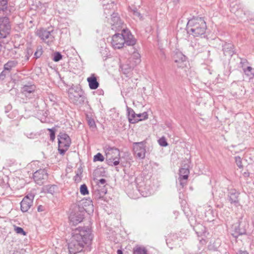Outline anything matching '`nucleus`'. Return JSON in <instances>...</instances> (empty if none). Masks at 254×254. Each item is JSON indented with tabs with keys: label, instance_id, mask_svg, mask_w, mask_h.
Here are the masks:
<instances>
[{
	"label": "nucleus",
	"instance_id": "nucleus-43",
	"mask_svg": "<svg viewBox=\"0 0 254 254\" xmlns=\"http://www.w3.org/2000/svg\"><path fill=\"white\" fill-rule=\"evenodd\" d=\"M15 231L17 234H22L23 236H25L26 234V232L24 231L23 228L20 227H15Z\"/></svg>",
	"mask_w": 254,
	"mask_h": 254
},
{
	"label": "nucleus",
	"instance_id": "nucleus-38",
	"mask_svg": "<svg viewBox=\"0 0 254 254\" xmlns=\"http://www.w3.org/2000/svg\"><path fill=\"white\" fill-rule=\"evenodd\" d=\"M158 143L161 146H163V147H166L167 146L168 144L166 141V138H165V137H161L158 140Z\"/></svg>",
	"mask_w": 254,
	"mask_h": 254
},
{
	"label": "nucleus",
	"instance_id": "nucleus-5",
	"mask_svg": "<svg viewBox=\"0 0 254 254\" xmlns=\"http://www.w3.org/2000/svg\"><path fill=\"white\" fill-rule=\"evenodd\" d=\"M8 15L0 17V38H6L11 31V24Z\"/></svg>",
	"mask_w": 254,
	"mask_h": 254
},
{
	"label": "nucleus",
	"instance_id": "nucleus-22",
	"mask_svg": "<svg viewBox=\"0 0 254 254\" xmlns=\"http://www.w3.org/2000/svg\"><path fill=\"white\" fill-rule=\"evenodd\" d=\"M234 45L231 43H225L223 45V51L225 56L232 57L234 54Z\"/></svg>",
	"mask_w": 254,
	"mask_h": 254
},
{
	"label": "nucleus",
	"instance_id": "nucleus-25",
	"mask_svg": "<svg viewBox=\"0 0 254 254\" xmlns=\"http://www.w3.org/2000/svg\"><path fill=\"white\" fill-rule=\"evenodd\" d=\"M18 64V62L16 60H9L3 65V70L10 72L11 70L15 68Z\"/></svg>",
	"mask_w": 254,
	"mask_h": 254
},
{
	"label": "nucleus",
	"instance_id": "nucleus-3",
	"mask_svg": "<svg viewBox=\"0 0 254 254\" xmlns=\"http://www.w3.org/2000/svg\"><path fill=\"white\" fill-rule=\"evenodd\" d=\"M68 94L70 102L76 105L83 104L86 99L84 91L79 87L70 88Z\"/></svg>",
	"mask_w": 254,
	"mask_h": 254
},
{
	"label": "nucleus",
	"instance_id": "nucleus-37",
	"mask_svg": "<svg viewBox=\"0 0 254 254\" xmlns=\"http://www.w3.org/2000/svg\"><path fill=\"white\" fill-rule=\"evenodd\" d=\"M104 160V157L103 155L100 153H98L96 155L94 156L93 160L94 161H101L102 162Z\"/></svg>",
	"mask_w": 254,
	"mask_h": 254
},
{
	"label": "nucleus",
	"instance_id": "nucleus-61",
	"mask_svg": "<svg viewBox=\"0 0 254 254\" xmlns=\"http://www.w3.org/2000/svg\"><path fill=\"white\" fill-rule=\"evenodd\" d=\"M117 254H123L122 251L121 250H118Z\"/></svg>",
	"mask_w": 254,
	"mask_h": 254
},
{
	"label": "nucleus",
	"instance_id": "nucleus-20",
	"mask_svg": "<svg viewBox=\"0 0 254 254\" xmlns=\"http://www.w3.org/2000/svg\"><path fill=\"white\" fill-rule=\"evenodd\" d=\"M87 81L90 89H96L99 86V83L97 81V76L94 73L91 74V76L87 78Z\"/></svg>",
	"mask_w": 254,
	"mask_h": 254
},
{
	"label": "nucleus",
	"instance_id": "nucleus-59",
	"mask_svg": "<svg viewBox=\"0 0 254 254\" xmlns=\"http://www.w3.org/2000/svg\"><path fill=\"white\" fill-rule=\"evenodd\" d=\"M241 67L242 68L243 70V71H244V69H246V68H247V67L248 66H249L248 65V64H243V65H241Z\"/></svg>",
	"mask_w": 254,
	"mask_h": 254
},
{
	"label": "nucleus",
	"instance_id": "nucleus-12",
	"mask_svg": "<svg viewBox=\"0 0 254 254\" xmlns=\"http://www.w3.org/2000/svg\"><path fill=\"white\" fill-rule=\"evenodd\" d=\"M34 195L30 194L25 196L20 202V209L23 212H26L32 206Z\"/></svg>",
	"mask_w": 254,
	"mask_h": 254
},
{
	"label": "nucleus",
	"instance_id": "nucleus-36",
	"mask_svg": "<svg viewBox=\"0 0 254 254\" xmlns=\"http://www.w3.org/2000/svg\"><path fill=\"white\" fill-rule=\"evenodd\" d=\"M136 118L140 119L139 121H143L148 119V114L146 112L143 113L137 114Z\"/></svg>",
	"mask_w": 254,
	"mask_h": 254
},
{
	"label": "nucleus",
	"instance_id": "nucleus-7",
	"mask_svg": "<svg viewBox=\"0 0 254 254\" xmlns=\"http://www.w3.org/2000/svg\"><path fill=\"white\" fill-rule=\"evenodd\" d=\"M53 31V30L48 31L45 28H40L37 30L36 34L42 41L49 44L52 43L55 39Z\"/></svg>",
	"mask_w": 254,
	"mask_h": 254
},
{
	"label": "nucleus",
	"instance_id": "nucleus-23",
	"mask_svg": "<svg viewBox=\"0 0 254 254\" xmlns=\"http://www.w3.org/2000/svg\"><path fill=\"white\" fill-rule=\"evenodd\" d=\"M109 150L111 151L115 155V156L113 158V165L112 166H117L120 164V153L119 149L114 147H110L109 148Z\"/></svg>",
	"mask_w": 254,
	"mask_h": 254
},
{
	"label": "nucleus",
	"instance_id": "nucleus-19",
	"mask_svg": "<svg viewBox=\"0 0 254 254\" xmlns=\"http://www.w3.org/2000/svg\"><path fill=\"white\" fill-rule=\"evenodd\" d=\"M12 10V7L8 6L7 0H0V12H2L5 15H9Z\"/></svg>",
	"mask_w": 254,
	"mask_h": 254
},
{
	"label": "nucleus",
	"instance_id": "nucleus-16",
	"mask_svg": "<svg viewBox=\"0 0 254 254\" xmlns=\"http://www.w3.org/2000/svg\"><path fill=\"white\" fill-rule=\"evenodd\" d=\"M246 225H244L242 222L239 223L238 225H234L233 226V232L231 233L233 237L237 238L239 236L243 235L246 234Z\"/></svg>",
	"mask_w": 254,
	"mask_h": 254
},
{
	"label": "nucleus",
	"instance_id": "nucleus-53",
	"mask_svg": "<svg viewBox=\"0 0 254 254\" xmlns=\"http://www.w3.org/2000/svg\"><path fill=\"white\" fill-rule=\"evenodd\" d=\"M203 236L201 237V239H199L200 243L202 245H205L206 244V241L205 239L206 237L204 236V237H202Z\"/></svg>",
	"mask_w": 254,
	"mask_h": 254
},
{
	"label": "nucleus",
	"instance_id": "nucleus-6",
	"mask_svg": "<svg viewBox=\"0 0 254 254\" xmlns=\"http://www.w3.org/2000/svg\"><path fill=\"white\" fill-rule=\"evenodd\" d=\"M110 24L112 30L117 32L122 31L124 28L125 24L121 19L119 14L117 12L112 13Z\"/></svg>",
	"mask_w": 254,
	"mask_h": 254
},
{
	"label": "nucleus",
	"instance_id": "nucleus-42",
	"mask_svg": "<svg viewBox=\"0 0 254 254\" xmlns=\"http://www.w3.org/2000/svg\"><path fill=\"white\" fill-rule=\"evenodd\" d=\"M81 173H82V172H81L80 170H79L77 172V173L76 174V175L74 177V180L75 182L78 183L81 181V178L80 175H81Z\"/></svg>",
	"mask_w": 254,
	"mask_h": 254
},
{
	"label": "nucleus",
	"instance_id": "nucleus-45",
	"mask_svg": "<svg viewBox=\"0 0 254 254\" xmlns=\"http://www.w3.org/2000/svg\"><path fill=\"white\" fill-rule=\"evenodd\" d=\"M18 115L17 114V112L16 111H13L11 112H10L8 115H7V117L10 118V119H14L15 118H16V117Z\"/></svg>",
	"mask_w": 254,
	"mask_h": 254
},
{
	"label": "nucleus",
	"instance_id": "nucleus-32",
	"mask_svg": "<svg viewBox=\"0 0 254 254\" xmlns=\"http://www.w3.org/2000/svg\"><path fill=\"white\" fill-rule=\"evenodd\" d=\"M114 6V4L113 2L108 3L107 4H104L103 6L104 9V13L105 15H108L110 14V12L109 11L111 9H113V7Z\"/></svg>",
	"mask_w": 254,
	"mask_h": 254
},
{
	"label": "nucleus",
	"instance_id": "nucleus-51",
	"mask_svg": "<svg viewBox=\"0 0 254 254\" xmlns=\"http://www.w3.org/2000/svg\"><path fill=\"white\" fill-rule=\"evenodd\" d=\"M240 59H241V61H240L241 66L243 64H249V62L247 59H243V58H241Z\"/></svg>",
	"mask_w": 254,
	"mask_h": 254
},
{
	"label": "nucleus",
	"instance_id": "nucleus-50",
	"mask_svg": "<svg viewBox=\"0 0 254 254\" xmlns=\"http://www.w3.org/2000/svg\"><path fill=\"white\" fill-rule=\"evenodd\" d=\"M106 183V180L105 179H101L99 180V182L97 184V186H98V185L101 186V185H103V186H105V184Z\"/></svg>",
	"mask_w": 254,
	"mask_h": 254
},
{
	"label": "nucleus",
	"instance_id": "nucleus-52",
	"mask_svg": "<svg viewBox=\"0 0 254 254\" xmlns=\"http://www.w3.org/2000/svg\"><path fill=\"white\" fill-rule=\"evenodd\" d=\"M37 134L34 133H27V136L30 138H34L36 137Z\"/></svg>",
	"mask_w": 254,
	"mask_h": 254
},
{
	"label": "nucleus",
	"instance_id": "nucleus-54",
	"mask_svg": "<svg viewBox=\"0 0 254 254\" xmlns=\"http://www.w3.org/2000/svg\"><path fill=\"white\" fill-rule=\"evenodd\" d=\"M114 157H113L112 156L110 158H109V159H107V164L109 165H110V166H112V164H113V158H114Z\"/></svg>",
	"mask_w": 254,
	"mask_h": 254
},
{
	"label": "nucleus",
	"instance_id": "nucleus-33",
	"mask_svg": "<svg viewBox=\"0 0 254 254\" xmlns=\"http://www.w3.org/2000/svg\"><path fill=\"white\" fill-rule=\"evenodd\" d=\"M43 49L41 46H38L37 47L36 51L34 54V58L36 59L39 58L43 54Z\"/></svg>",
	"mask_w": 254,
	"mask_h": 254
},
{
	"label": "nucleus",
	"instance_id": "nucleus-26",
	"mask_svg": "<svg viewBox=\"0 0 254 254\" xmlns=\"http://www.w3.org/2000/svg\"><path fill=\"white\" fill-rule=\"evenodd\" d=\"M133 254H148L146 248L142 246H136L133 249Z\"/></svg>",
	"mask_w": 254,
	"mask_h": 254
},
{
	"label": "nucleus",
	"instance_id": "nucleus-28",
	"mask_svg": "<svg viewBox=\"0 0 254 254\" xmlns=\"http://www.w3.org/2000/svg\"><path fill=\"white\" fill-rule=\"evenodd\" d=\"M189 174L190 170L188 168H182L180 169L179 177L188 180Z\"/></svg>",
	"mask_w": 254,
	"mask_h": 254
},
{
	"label": "nucleus",
	"instance_id": "nucleus-40",
	"mask_svg": "<svg viewBox=\"0 0 254 254\" xmlns=\"http://www.w3.org/2000/svg\"><path fill=\"white\" fill-rule=\"evenodd\" d=\"M48 130L50 132V139L52 141H54V139H55V132H56L55 128H48Z\"/></svg>",
	"mask_w": 254,
	"mask_h": 254
},
{
	"label": "nucleus",
	"instance_id": "nucleus-30",
	"mask_svg": "<svg viewBox=\"0 0 254 254\" xmlns=\"http://www.w3.org/2000/svg\"><path fill=\"white\" fill-rule=\"evenodd\" d=\"M120 68L121 69L123 73L127 76V75L132 70V68L131 66L128 64H123L120 65Z\"/></svg>",
	"mask_w": 254,
	"mask_h": 254
},
{
	"label": "nucleus",
	"instance_id": "nucleus-1",
	"mask_svg": "<svg viewBox=\"0 0 254 254\" xmlns=\"http://www.w3.org/2000/svg\"><path fill=\"white\" fill-rule=\"evenodd\" d=\"M93 239L91 229L88 226L78 227L72 230L70 242L68 244L69 254H76L82 252L90 251Z\"/></svg>",
	"mask_w": 254,
	"mask_h": 254
},
{
	"label": "nucleus",
	"instance_id": "nucleus-9",
	"mask_svg": "<svg viewBox=\"0 0 254 254\" xmlns=\"http://www.w3.org/2000/svg\"><path fill=\"white\" fill-rule=\"evenodd\" d=\"M173 58L176 66L179 68H185V71H186V69L187 68L188 63L186 56L180 52H177L174 55Z\"/></svg>",
	"mask_w": 254,
	"mask_h": 254
},
{
	"label": "nucleus",
	"instance_id": "nucleus-39",
	"mask_svg": "<svg viewBox=\"0 0 254 254\" xmlns=\"http://www.w3.org/2000/svg\"><path fill=\"white\" fill-rule=\"evenodd\" d=\"M235 163H236L237 165L239 168H242L243 167L242 163V159L241 157L239 156H235Z\"/></svg>",
	"mask_w": 254,
	"mask_h": 254
},
{
	"label": "nucleus",
	"instance_id": "nucleus-21",
	"mask_svg": "<svg viewBox=\"0 0 254 254\" xmlns=\"http://www.w3.org/2000/svg\"><path fill=\"white\" fill-rule=\"evenodd\" d=\"M127 118L130 123L135 124L140 120V119L136 118L137 114L134 112L132 109L127 106Z\"/></svg>",
	"mask_w": 254,
	"mask_h": 254
},
{
	"label": "nucleus",
	"instance_id": "nucleus-29",
	"mask_svg": "<svg viewBox=\"0 0 254 254\" xmlns=\"http://www.w3.org/2000/svg\"><path fill=\"white\" fill-rule=\"evenodd\" d=\"M243 72L250 79L254 77V68L251 66H248Z\"/></svg>",
	"mask_w": 254,
	"mask_h": 254
},
{
	"label": "nucleus",
	"instance_id": "nucleus-13",
	"mask_svg": "<svg viewBox=\"0 0 254 254\" xmlns=\"http://www.w3.org/2000/svg\"><path fill=\"white\" fill-rule=\"evenodd\" d=\"M78 211L74 212L73 214H71L69 216L70 221L73 223V224H77L81 221L84 219V209L83 207H78Z\"/></svg>",
	"mask_w": 254,
	"mask_h": 254
},
{
	"label": "nucleus",
	"instance_id": "nucleus-55",
	"mask_svg": "<svg viewBox=\"0 0 254 254\" xmlns=\"http://www.w3.org/2000/svg\"><path fill=\"white\" fill-rule=\"evenodd\" d=\"M37 210L38 212H42L44 210V207L40 205L38 207Z\"/></svg>",
	"mask_w": 254,
	"mask_h": 254
},
{
	"label": "nucleus",
	"instance_id": "nucleus-14",
	"mask_svg": "<svg viewBox=\"0 0 254 254\" xmlns=\"http://www.w3.org/2000/svg\"><path fill=\"white\" fill-rule=\"evenodd\" d=\"M122 33H116L114 34L112 39L111 44L113 47L115 49H121L125 45V40H124Z\"/></svg>",
	"mask_w": 254,
	"mask_h": 254
},
{
	"label": "nucleus",
	"instance_id": "nucleus-34",
	"mask_svg": "<svg viewBox=\"0 0 254 254\" xmlns=\"http://www.w3.org/2000/svg\"><path fill=\"white\" fill-rule=\"evenodd\" d=\"M80 192L82 195H86L88 194L89 191L87 187L85 184H82L80 186Z\"/></svg>",
	"mask_w": 254,
	"mask_h": 254
},
{
	"label": "nucleus",
	"instance_id": "nucleus-58",
	"mask_svg": "<svg viewBox=\"0 0 254 254\" xmlns=\"http://www.w3.org/2000/svg\"><path fill=\"white\" fill-rule=\"evenodd\" d=\"M11 106L10 105H8L7 106H6V107H5V109H6V110H5V112L6 113H7L8 112V110H11Z\"/></svg>",
	"mask_w": 254,
	"mask_h": 254
},
{
	"label": "nucleus",
	"instance_id": "nucleus-44",
	"mask_svg": "<svg viewBox=\"0 0 254 254\" xmlns=\"http://www.w3.org/2000/svg\"><path fill=\"white\" fill-rule=\"evenodd\" d=\"M132 57L136 60L135 62L139 63L140 62V56L137 52H134L132 54Z\"/></svg>",
	"mask_w": 254,
	"mask_h": 254
},
{
	"label": "nucleus",
	"instance_id": "nucleus-35",
	"mask_svg": "<svg viewBox=\"0 0 254 254\" xmlns=\"http://www.w3.org/2000/svg\"><path fill=\"white\" fill-rule=\"evenodd\" d=\"M63 56L61 54V53L59 52H56L54 53V57L53 59V60L54 62H57L60 61L62 59Z\"/></svg>",
	"mask_w": 254,
	"mask_h": 254
},
{
	"label": "nucleus",
	"instance_id": "nucleus-8",
	"mask_svg": "<svg viewBox=\"0 0 254 254\" xmlns=\"http://www.w3.org/2000/svg\"><path fill=\"white\" fill-rule=\"evenodd\" d=\"M33 178L37 184L41 186L48 180L47 171L45 169H40L37 170L33 173Z\"/></svg>",
	"mask_w": 254,
	"mask_h": 254
},
{
	"label": "nucleus",
	"instance_id": "nucleus-41",
	"mask_svg": "<svg viewBox=\"0 0 254 254\" xmlns=\"http://www.w3.org/2000/svg\"><path fill=\"white\" fill-rule=\"evenodd\" d=\"M88 125L90 127L94 128H96V125L94 119L90 118L88 120Z\"/></svg>",
	"mask_w": 254,
	"mask_h": 254
},
{
	"label": "nucleus",
	"instance_id": "nucleus-2",
	"mask_svg": "<svg viewBox=\"0 0 254 254\" xmlns=\"http://www.w3.org/2000/svg\"><path fill=\"white\" fill-rule=\"evenodd\" d=\"M206 29V22L201 17H194L188 21L187 25L188 33L194 37L203 35Z\"/></svg>",
	"mask_w": 254,
	"mask_h": 254
},
{
	"label": "nucleus",
	"instance_id": "nucleus-49",
	"mask_svg": "<svg viewBox=\"0 0 254 254\" xmlns=\"http://www.w3.org/2000/svg\"><path fill=\"white\" fill-rule=\"evenodd\" d=\"M133 14L134 15H135L140 18L142 17V16H141L140 13L139 11H138V10L136 8H135L133 10Z\"/></svg>",
	"mask_w": 254,
	"mask_h": 254
},
{
	"label": "nucleus",
	"instance_id": "nucleus-48",
	"mask_svg": "<svg viewBox=\"0 0 254 254\" xmlns=\"http://www.w3.org/2000/svg\"><path fill=\"white\" fill-rule=\"evenodd\" d=\"M6 76V72L4 70L0 73V81H3Z\"/></svg>",
	"mask_w": 254,
	"mask_h": 254
},
{
	"label": "nucleus",
	"instance_id": "nucleus-11",
	"mask_svg": "<svg viewBox=\"0 0 254 254\" xmlns=\"http://www.w3.org/2000/svg\"><path fill=\"white\" fill-rule=\"evenodd\" d=\"M133 151L134 155L136 157L141 159L144 158L146 152L144 142H134L133 143Z\"/></svg>",
	"mask_w": 254,
	"mask_h": 254
},
{
	"label": "nucleus",
	"instance_id": "nucleus-4",
	"mask_svg": "<svg viewBox=\"0 0 254 254\" xmlns=\"http://www.w3.org/2000/svg\"><path fill=\"white\" fill-rule=\"evenodd\" d=\"M58 151L60 154L64 155L71 144V139L65 133L60 132L58 135Z\"/></svg>",
	"mask_w": 254,
	"mask_h": 254
},
{
	"label": "nucleus",
	"instance_id": "nucleus-10",
	"mask_svg": "<svg viewBox=\"0 0 254 254\" xmlns=\"http://www.w3.org/2000/svg\"><path fill=\"white\" fill-rule=\"evenodd\" d=\"M240 192L235 189H230L228 190V200L231 204L236 207L241 206L239 199Z\"/></svg>",
	"mask_w": 254,
	"mask_h": 254
},
{
	"label": "nucleus",
	"instance_id": "nucleus-27",
	"mask_svg": "<svg viewBox=\"0 0 254 254\" xmlns=\"http://www.w3.org/2000/svg\"><path fill=\"white\" fill-rule=\"evenodd\" d=\"M127 83L129 84L130 86L125 89L124 93H126V96H128V94L132 92L133 89L135 88L136 86V85H135V83L133 82L132 80H128Z\"/></svg>",
	"mask_w": 254,
	"mask_h": 254
},
{
	"label": "nucleus",
	"instance_id": "nucleus-24",
	"mask_svg": "<svg viewBox=\"0 0 254 254\" xmlns=\"http://www.w3.org/2000/svg\"><path fill=\"white\" fill-rule=\"evenodd\" d=\"M194 230L198 237L202 236L205 237V234L207 232L206 228L202 224H197L195 225L194 227Z\"/></svg>",
	"mask_w": 254,
	"mask_h": 254
},
{
	"label": "nucleus",
	"instance_id": "nucleus-57",
	"mask_svg": "<svg viewBox=\"0 0 254 254\" xmlns=\"http://www.w3.org/2000/svg\"><path fill=\"white\" fill-rule=\"evenodd\" d=\"M97 92L99 95H103L104 94V91L102 89H98Z\"/></svg>",
	"mask_w": 254,
	"mask_h": 254
},
{
	"label": "nucleus",
	"instance_id": "nucleus-46",
	"mask_svg": "<svg viewBox=\"0 0 254 254\" xmlns=\"http://www.w3.org/2000/svg\"><path fill=\"white\" fill-rule=\"evenodd\" d=\"M178 180L180 182V185L182 186V188H184L185 186L187 185V180H184V179L179 177Z\"/></svg>",
	"mask_w": 254,
	"mask_h": 254
},
{
	"label": "nucleus",
	"instance_id": "nucleus-15",
	"mask_svg": "<svg viewBox=\"0 0 254 254\" xmlns=\"http://www.w3.org/2000/svg\"><path fill=\"white\" fill-rule=\"evenodd\" d=\"M122 33L125 41V44L127 46H133L135 44L136 40L128 29L123 28Z\"/></svg>",
	"mask_w": 254,
	"mask_h": 254
},
{
	"label": "nucleus",
	"instance_id": "nucleus-17",
	"mask_svg": "<svg viewBox=\"0 0 254 254\" xmlns=\"http://www.w3.org/2000/svg\"><path fill=\"white\" fill-rule=\"evenodd\" d=\"M36 88L34 84L25 85L21 88V92L26 97L32 98L34 96Z\"/></svg>",
	"mask_w": 254,
	"mask_h": 254
},
{
	"label": "nucleus",
	"instance_id": "nucleus-31",
	"mask_svg": "<svg viewBox=\"0 0 254 254\" xmlns=\"http://www.w3.org/2000/svg\"><path fill=\"white\" fill-rule=\"evenodd\" d=\"M58 189L57 185H47L45 186V190L49 193L53 194Z\"/></svg>",
	"mask_w": 254,
	"mask_h": 254
},
{
	"label": "nucleus",
	"instance_id": "nucleus-56",
	"mask_svg": "<svg viewBox=\"0 0 254 254\" xmlns=\"http://www.w3.org/2000/svg\"><path fill=\"white\" fill-rule=\"evenodd\" d=\"M237 254H249L247 251L240 250L238 252Z\"/></svg>",
	"mask_w": 254,
	"mask_h": 254
},
{
	"label": "nucleus",
	"instance_id": "nucleus-60",
	"mask_svg": "<svg viewBox=\"0 0 254 254\" xmlns=\"http://www.w3.org/2000/svg\"><path fill=\"white\" fill-rule=\"evenodd\" d=\"M243 175L245 177H248L249 176V172H244L243 174Z\"/></svg>",
	"mask_w": 254,
	"mask_h": 254
},
{
	"label": "nucleus",
	"instance_id": "nucleus-18",
	"mask_svg": "<svg viewBox=\"0 0 254 254\" xmlns=\"http://www.w3.org/2000/svg\"><path fill=\"white\" fill-rule=\"evenodd\" d=\"M107 189L105 186H101L98 185L96 188L93 189L92 191L93 196L98 200L103 198L104 195L107 193Z\"/></svg>",
	"mask_w": 254,
	"mask_h": 254
},
{
	"label": "nucleus",
	"instance_id": "nucleus-47",
	"mask_svg": "<svg viewBox=\"0 0 254 254\" xmlns=\"http://www.w3.org/2000/svg\"><path fill=\"white\" fill-rule=\"evenodd\" d=\"M33 51L31 48H27V54L26 55V57H27V60H28L30 56H31L33 54Z\"/></svg>",
	"mask_w": 254,
	"mask_h": 254
}]
</instances>
